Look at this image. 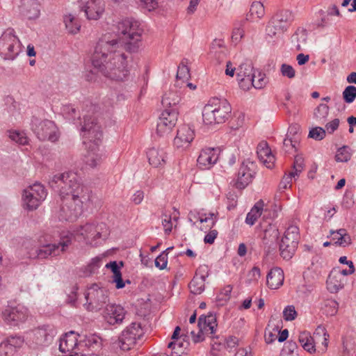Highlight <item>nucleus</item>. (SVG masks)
I'll use <instances>...</instances> for the list:
<instances>
[{"label": "nucleus", "instance_id": "f257e3e1", "mask_svg": "<svg viewBox=\"0 0 356 356\" xmlns=\"http://www.w3.org/2000/svg\"><path fill=\"white\" fill-rule=\"evenodd\" d=\"M118 36L104 35L97 42L91 58L92 65L104 76L124 81L129 73L127 56L123 52H137L141 45V31L136 22L123 19L118 24Z\"/></svg>", "mask_w": 356, "mask_h": 356}, {"label": "nucleus", "instance_id": "f03ea898", "mask_svg": "<svg viewBox=\"0 0 356 356\" xmlns=\"http://www.w3.org/2000/svg\"><path fill=\"white\" fill-rule=\"evenodd\" d=\"M49 184L63 201L59 214L61 220L74 221L82 213L84 206L88 207L93 204L91 191L81 183L74 172L54 175Z\"/></svg>", "mask_w": 356, "mask_h": 356}, {"label": "nucleus", "instance_id": "7ed1b4c3", "mask_svg": "<svg viewBox=\"0 0 356 356\" xmlns=\"http://www.w3.org/2000/svg\"><path fill=\"white\" fill-rule=\"evenodd\" d=\"M97 106L92 103H87L83 114V124H81V133L83 138V143L86 145L88 151L84 156L85 163L91 168L99 165L102 160V154L99 152V145L102 138L101 126L99 124L94 114Z\"/></svg>", "mask_w": 356, "mask_h": 356}, {"label": "nucleus", "instance_id": "20e7f679", "mask_svg": "<svg viewBox=\"0 0 356 356\" xmlns=\"http://www.w3.org/2000/svg\"><path fill=\"white\" fill-rule=\"evenodd\" d=\"M231 111V105L226 99L213 98L204 106L203 122L208 125L223 123L229 118Z\"/></svg>", "mask_w": 356, "mask_h": 356}, {"label": "nucleus", "instance_id": "39448f33", "mask_svg": "<svg viewBox=\"0 0 356 356\" xmlns=\"http://www.w3.org/2000/svg\"><path fill=\"white\" fill-rule=\"evenodd\" d=\"M86 307L90 312H98L106 307L109 301L108 292L97 284H92L85 293Z\"/></svg>", "mask_w": 356, "mask_h": 356}, {"label": "nucleus", "instance_id": "423d86ee", "mask_svg": "<svg viewBox=\"0 0 356 356\" xmlns=\"http://www.w3.org/2000/svg\"><path fill=\"white\" fill-rule=\"evenodd\" d=\"M144 334L143 329L140 323L132 322L122 332L118 341L115 343L118 348L122 350H131Z\"/></svg>", "mask_w": 356, "mask_h": 356}, {"label": "nucleus", "instance_id": "0eeeda50", "mask_svg": "<svg viewBox=\"0 0 356 356\" xmlns=\"http://www.w3.org/2000/svg\"><path fill=\"white\" fill-rule=\"evenodd\" d=\"M47 197V191L42 184L35 183L24 191L22 200L24 207L28 210L36 209Z\"/></svg>", "mask_w": 356, "mask_h": 356}, {"label": "nucleus", "instance_id": "6e6552de", "mask_svg": "<svg viewBox=\"0 0 356 356\" xmlns=\"http://www.w3.org/2000/svg\"><path fill=\"white\" fill-rule=\"evenodd\" d=\"M71 243V237L67 236L62 238L58 244L47 243L40 245L35 251L30 252V258L44 259L49 256H57L60 252H65Z\"/></svg>", "mask_w": 356, "mask_h": 356}, {"label": "nucleus", "instance_id": "1a4fd4ad", "mask_svg": "<svg viewBox=\"0 0 356 356\" xmlns=\"http://www.w3.org/2000/svg\"><path fill=\"white\" fill-rule=\"evenodd\" d=\"M20 51L18 38L13 30H7L0 37V54L7 60H13Z\"/></svg>", "mask_w": 356, "mask_h": 356}, {"label": "nucleus", "instance_id": "9d476101", "mask_svg": "<svg viewBox=\"0 0 356 356\" xmlns=\"http://www.w3.org/2000/svg\"><path fill=\"white\" fill-rule=\"evenodd\" d=\"M104 229H106L104 223H86L76 231V234L82 236L87 244L95 245L97 239L106 238L107 233L103 232Z\"/></svg>", "mask_w": 356, "mask_h": 356}, {"label": "nucleus", "instance_id": "9b49d317", "mask_svg": "<svg viewBox=\"0 0 356 356\" xmlns=\"http://www.w3.org/2000/svg\"><path fill=\"white\" fill-rule=\"evenodd\" d=\"M32 130L40 140L55 142L58 140L56 124L51 120L34 119L32 121Z\"/></svg>", "mask_w": 356, "mask_h": 356}, {"label": "nucleus", "instance_id": "f8f14e48", "mask_svg": "<svg viewBox=\"0 0 356 356\" xmlns=\"http://www.w3.org/2000/svg\"><path fill=\"white\" fill-rule=\"evenodd\" d=\"M321 335L323 337V342L322 343L323 347L321 348V350L325 352L328 344L329 334H327L325 328L323 326H318L314 334V337L307 332H300L298 341L306 351L313 353L316 351L314 338L320 337Z\"/></svg>", "mask_w": 356, "mask_h": 356}, {"label": "nucleus", "instance_id": "ddd939ff", "mask_svg": "<svg viewBox=\"0 0 356 356\" xmlns=\"http://www.w3.org/2000/svg\"><path fill=\"white\" fill-rule=\"evenodd\" d=\"M177 117L176 108L165 109L157 121L156 133L161 136L170 134L176 125Z\"/></svg>", "mask_w": 356, "mask_h": 356}, {"label": "nucleus", "instance_id": "4468645a", "mask_svg": "<svg viewBox=\"0 0 356 356\" xmlns=\"http://www.w3.org/2000/svg\"><path fill=\"white\" fill-rule=\"evenodd\" d=\"M79 7L88 19L97 20L104 12L103 0H79Z\"/></svg>", "mask_w": 356, "mask_h": 356}, {"label": "nucleus", "instance_id": "2eb2a0df", "mask_svg": "<svg viewBox=\"0 0 356 356\" xmlns=\"http://www.w3.org/2000/svg\"><path fill=\"white\" fill-rule=\"evenodd\" d=\"M2 316L7 324L15 326L26 319L28 311L26 308L21 305L7 307L2 312Z\"/></svg>", "mask_w": 356, "mask_h": 356}, {"label": "nucleus", "instance_id": "dca6fc26", "mask_svg": "<svg viewBox=\"0 0 356 356\" xmlns=\"http://www.w3.org/2000/svg\"><path fill=\"white\" fill-rule=\"evenodd\" d=\"M80 337L81 334L74 331L64 334L60 338L59 350L62 353H72V355H75V352H81Z\"/></svg>", "mask_w": 356, "mask_h": 356}, {"label": "nucleus", "instance_id": "f3484780", "mask_svg": "<svg viewBox=\"0 0 356 356\" xmlns=\"http://www.w3.org/2000/svg\"><path fill=\"white\" fill-rule=\"evenodd\" d=\"M194 137V131L188 125L183 124L177 130L174 138V146L178 150H185L190 147Z\"/></svg>", "mask_w": 356, "mask_h": 356}, {"label": "nucleus", "instance_id": "a211bd4d", "mask_svg": "<svg viewBox=\"0 0 356 356\" xmlns=\"http://www.w3.org/2000/svg\"><path fill=\"white\" fill-rule=\"evenodd\" d=\"M127 312L120 305L108 304L106 306L104 317L111 325H120L126 318Z\"/></svg>", "mask_w": 356, "mask_h": 356}, {"label": "nucleus", "instance_id": "6ab92c4d", "mask_svg": "<svg viewBox=\"0 0 356 356\" xmlns=\"http://www.w3.org/2000/svg\"><path fill=\"white\" fill-rule=\"evenodd\" d=\"M220 149L218 147H207L202 149L197 162L202 169H210L218 160Z\"/></svg>", "mask_w": 356, "mask_h": 356}, {"label": "nucleus", "instance_id": "aec40b11", "mask_svg": "<svg viewBox=\"0 0 356 356\" xmlns=\"http://www.w3.org/2000/svg\"><path fill=\"white\" fill-rule=\"evenodd\" d=\"M56 334L54 327L44 325L34 330L33 341L38 346H47L52 342Z\"/></svg>", "mask_w": 356, "mask_h": 356}, {"label": "nucleus", "instance_id": "412c9836", "mask_svg": "<svg viewBox=\"0 0 356 356\" xmlns=\"http://www.w3.org/2000/svg\"><path fill=\"white\" fill-rule=\"evenodd\" d=\"M254 74L251 64L242 63L238 66L236 71L237 81L242 89L245 90L250 88V81H254Z\"/></svg>", "mask_w": 356, "mask_h": 356}, {"label": "nucleus", "instance_id": "4be33fe9", "mask_svg": "<svg viewBox=\"0 0 356 356\" xmlns=\"http://www.w3.org/2000/svg\"><path fill=\"white\" fill-rule=\"evenodd\" d=\"M345 282V277L341 276L339 269L333 268L326 281L327 289L330 293H337L343 288Z\"/></svg>", "mask_w": 356, "mask_h": 356}, {"label": "nucleus", "instance_id": "5701e85b", "mask_svg": "<svg viewBox=\"0 0 356 356\" xmlns=\"http://www.w3.org/2000/svg\"><path fill=\"white\" fill-rule=\"evenodd\" d=\"M254 175V170L243 163L238 172L236 187L239 189L245 188L252 181Z\"/></svg>", "mask_w": 356, "mask_h": 356}, {"label": "nucleus", "instance_id": "b1692460", "mask_svg": "<svg viewBox=\"0 0 356 356\" xmlns=\"http://www.w3.org/2000/svg\"><path fill=\"white\" fill-rule=\"evenodd\" d=\"M257 154L260 161L268 168H272L274 166L275 158L266 141H261L258 144Z\"/></svg>", "mask_w": 356, "mask_h": 356}, {"label": "nucleus", "instance_id": "393cba45", "mask_svg": "<svg viewBox=\"0 0 356 356\" xmlns=\"http://www.w3.org/2000/svg\"><path fill=\"white\" fill-rule=\"evenodd\" d=\"M298 241L296 238L284 236L280 243V251L281 257L286 260H289L293 256Z\"/></svg>", "mask_w": 356, "mask_h": 356}, {"label": "nucleus", "instance_id": "a878e982", "mask_svg": "<svg viewBox=\"0 0 356 356\" xmlns=\"http://www.w3.org/2000/svg\"><path fill=\"white\" fill-rule=\"evenodd\" d=\"M147 155L149 163L154 168L163 167L166 163L167 153L163 148H150Z\"/></svg>", "mask_w": 356, "mask_h": 356}, {"label": "nucleus", "instance_id": "bb28decb", "mask_svg": "<svg viewBox=\"0 0 356 356\" xmlns=\"http://www.w3.org/2000/svg\"><path fill=\"white\" fill-rule=\"evenodd\" d=\"M79 346H81V352H84L83 348H88L93 350H100L102 347V339L96 334L81 335Z\"/></svg>", "mask_w": 356, "mask_h": 356}, {"label": "nucleus", "instance_id": "cd10ccee", "mask_svg": "<svg viewBox=\"0 0 356 356\" xmlns=\"http://www.w3.org/2000/svg\"><path fill=\"white\" fill-rule=\"evenodd\" d=\"M20 10L29 19L38 18L40 15V2L20 1Z\"/></svg>", "mask_w": 356, "mask_h": 356}, {"label": "nucleus", "instance_id": "c85d7f7f", "mask_svg": "<svg viewBox=\"0 0 356 356\" xmlns=\"http://www.w3.org/2000/svg\"><path fill=\"white\" fill-rule=\"evenodd\" d=\"M218 326L216 315L209 313L208 315H201L198 319V327L201 330L205 332H209V334L216 333Z\"/></svg>", "mask_w": 356, "mask_h": 356}, {"label": "nucleus", "instance_id": "c756f323", "mask_svg": "<svg viewBox=\"0 0 356 356\" xmlns=\"http://www.w3.org/2000/svg\"><path fill=\"white\" fill-rule=\"evenodd\" d=\"M284 272L280 268H273L267 275L266 284L271 289H277L283 284Z\"/></svg>", "mask_w": 356, "mask_h": 356}, {"label": "nucleus", "instance_id": "7c9ffc66", "mask_svg": "<svg viewBox=\"0 0 356 356\" xmlns=\"http://www.w3.org/2000/svg\"><path fill=\"white\" fill-rule=\"evenodd\" d=\"M265 32V38L269 42H274L280 39L285 33L283 31V27L277 25L275 23L273 24V21L271 19L267 23Z\"/></svg>", "mask_w": 356, "mask_h": 356}, {"label": "nucleus", "instance_id": "2f4dec72", "mask_svg": "<svg viewBox=\"0 0 356 356\" xmlns=\"http://www.w3.org/2000/svg\"><path fill=\"white\" fill-rule=\"evenodd\" d=\"M280 232L275 226L269 225V227L265 229L263 237V243L264 248H268L267 252H270V249H275V244L279 238Z\"/></svg>", "mask_w": 356, "mask_h": 356}, {"label": "nucleus", "instance_id": "473e14b6", "mask_svg": "<svg viewBox=\"0 0 356 356\" xmlns=\"http://www.w3.org/2000/svg\"><path fill=\"white\" fill-rule=\"evenodd\" d=\"M330 234L332 236V240L334 241V244L336 245L345 248L352 243L351 237L345 229H339L336 231L331 229Z\"/></svg>", "mask_w": 356, "mask_h": 356}, {"label": "nucleus", "instance_id": "72a5a7b5", "mask_svg": "<svg viewBox=\"0 0 356 356\" xmlns=\"http://www.w3.org/2000/svg\"><path fill=\"white\" fill-rule=\"evenodd\" d=\"M265 9L260 1L252 2L249 13L246 15V20L253 21L255 18L261 19L264 16Z\"/></svg>", "mask_w": 356, "mask_h": 356}, {"label": "nucleus", "instance_id": "f704fd0d", "mask_svg": "<svg viewBox=\"0 0 356 356\" xmlns=\"http://www.w3.org/2000/svg\"><path fill=\"white\" fill-rule=\"evenodd\" d=\"M271 18L275 19V22H280L289 29L294 20V15L289 10H280L275 13Z\"/></svg>", "mask_w": 356, "mask_h": 356}, {"label": "nucleus", "instance_id": "c9c22d12", "mask_svg": "<svg viewBox=\"0 0 356 356\" xmlns=\"http://www.w3.org/2000/svg\"><path fill=\"white\" fill-rule=\"evenodd\" d=\"M264 203L263 200L258 201L250 211L247 214L245 222L250 225H253L257 220L261 216Z\"/></svg>", "mask_w": 356, "mask_h": 356}, {"label": "nucleus", "instance_id": "e433bc0d", "mask_svg": "<svg viewBox=\"0 0 356 356\" xmlns=\"http://www.w3.org/2000/svg\"><path fill=\"white\" fill-rule=\"evenodd\" d=\"M208 277L207 275H202L197 277L196 275L189 283V289L193 294H200L204 290V282L206 277Z\"/></svg>", "mask_w": 356, "mask_h": 356}, {"label": "nucleus", "instance_id": "4c0bfd02", "mask_svg": "<svg viewBox=\"0 0 356 356\" xmlns=\"http://www.w3.org/2000/svg\"><path fill=\"white\" fill-rule=\"evenodd\" d=\"M329 110V106L325 104H321L314 109V118L318 124H324L326 123Z\"/></svg>", "mask_w": 356, "mask_h": 356}, {"label": "nucleus", "instance_id": "58836bf2", "mask_svg": "<svg viewBox=\"0 0 356 356\" xmlns=\"http://www.w3.org/2000/svg\"><path fill=\"white\" fill-rule=\"evenodd\" d=\"M181 100L180 95L177 92L169 91L166 92L162 98V104L166 107L165 109L174 108Z\"/></svg>", "mask_w": 356, "mask_h": 356}, {"label": "nucleus", "instance_id": "ea45409f", "mask_svg": "<svg viewBox=\"0 0 356 356\" xmlns=\"http://www.w3.org/2000/svg\"><path fill=\"white\" fill-rule=\"evenodd\" d=\"M64 22L66 29L70 33L75 34L79 31L81 25L73 15L65 16Z\"/></svg>", "mask_w": 356, "mask_h": 356}, {"label": "nucleus", "instance_id": "a19ab883", "mask_svg": "<svg viewBox=\"0 0 356 356\" xmlns=\"http://www.w3.org/2000/svg\"><path fill=\"white\" fill-rule=\"evenodd\" d=\"M307 33L305 29H297L295 33L292 36L293 41L297 42L296 49L297 50H301L302 46L307 42Z\"/></svg>", "mask_w": 356, "mask_h": 356}, {"label": "nucleus", "instance_id": "79ce46f5", "mask_svg": "<svg viewBox=\"0 0 356 356\" xmlns=\"http://www.w3.org/2000/svg\"><path fill=\"white\" fill-rule=\"evenodd\" d=\"M298 346L295 341H288L282 348L280 356H299Z\"/></svg>", "mask_w": 356, "mask_h": 356}, {"label": "nucleus", "instance_id": "37998d69", "mask_svg": "<svg viewBox=\"0 0 356 356\" xmlns=\"http://www.w3.org/2000/svg\"><path fill=\"white\" fill-rule=\"evenodd\" d=\"M350 149L348 146H343L338 149L335 155L337 162H347L351 158Z\"/></svg>", "mask_w": 356, "mask_h": 356}, {"label": "nucleus", "instance_id": "c03bdc74", "mask_svg": "<svg viewBox=\"0 0 356 356\" xmlns=\"http://www.w3.org/2000/svg\"><path fill=\"white\" fill-rule=\"evenodd\" d=\"M9 138L19 145H24L28 143V138L24 132L10 131Z\"/></svg>", "mask_w": 356, "mask_h": 356}, {"label": "nucleus", "instance_id": "a18cd8bd", "mask_svg": "<svg viewBox=\"0 0 356 356\" xmlns=\"http://www.w3.org/2000/svg\"><path fill=\"white\" fill-rule=\"evenodd\" d=\"M342 95L346 103H353L356 98V87L354 86H348L343 91Z\"/></svg>", "mask_w": 356, "mask_h": 356}, {"label": "nucleus", "instance_id": "49530a36", "mask_svg": "<svg viewBox=\"0 0 356 356\" xmlns=\"http://www.w3.org/2000/svg\"><path fill=\"white\" fill-rule=\"evenodd\" d=\"M300 143L297 141V138H291L286 136L283 141V149L286 153L291 152L292 150L296 151Z\"/></svg>", "mask_w": 356, "mask_h": 356}, {"label": "nucleus", "instance_id": "de8ad7c7", "mask_svg": "<svg viewBox=\"0 0 356 356\" xmlns=\"http://www.w3.org/2000/svg\"><path fill=\"white\" fill-rule=\"evenodd\" d=\"M184 343L179 341H171L168 343V348L172 350L169 356H181L184 353Z\"/></svg>", "mask_w": 356, "mask_h": 356}, {"label": "nucleus", "instance_id": "09e8293b", "mask_svg": "<svg viewBox=\"0 0 356 356\" xmlns=\"http://www.w3.org/2000/svg\"><path fill=\"white\" fill-rule=\"evenodd\" d=\"M5 340L8 343V344L12 348H13L15 352H16L17 349L20 348L24 343V338L21 336L17 335L10 336L7 337Z\"/></svg>", "mask_w": 356, "mask_h": 356}, {"label": "nucleus", "instance_id": "8fccbe9b", "mask_svg": "<svg viewBox=\"0 0 356 356\" xmlns=\"http://www.w3.org/2000/svg\"><path fill=\"white\" fill-rule=\"evenodd\" d=\"M303 167V159L301 156H296L293 166V171L290 172L291 175L293 176L294 178L296 177H298L300 173L302 171Z\"/></svg>", "mask_w": 356, "mask_h": 356}, {"label": "nucleus", "instance_id": "3c124183", "mask_svg": "<svg viewBox=\"0 0 356 356\" xmlns=\"http://www.w3.org/2000/svg\"><path fill=\"white\" fill-rule=\"evenodd\" d=\"M339 308L338 302L334 300H327L325 304V312L327 315L334 316L337 313Z\"/></svg>", "mask_w": 356, "mask_h": 356}, {"label": "nucleus", "instance_id": "603ef678", "mask_svg": "<svg viewBox=\"0 0 356 356\" xmlns=\"http://www.w3.org/2000/svg\"><path fill=\"white\" fill-rule=\"evenodd\" d=\"M22 248L26 251L27 257L30 258V252L37 249L36 242L32 238H24L22 243Z\"/></svg>", "mask_w": 356, "mask_h": 356}, {"label": "nucleus", "instance_id": "864d4df0", "mask_svg": "<svg viewBox=\"0 0 356 356\" xmlns=\"http://www.w3.org/2000/svg\"><path fill=\"white\" fill-rule=\"evenodd\" d=\"M325 136V130L320 127L312 128L309 133V137L316 140H321Z\"/></svg>", "mask_w": 356, "mask_h": 356}, {"label": "nucleus", "instance_id": "5fc2aeb1", "mask_svg": "<svg viewBox=\"0 0 356 356\" xmlns=\"http://www.w3.org/2000/svg\"><path fill=\"white\" fill-rule=\"evenodd\" d=\"M300 126L298 124H291L288 129L286 136L291 138H297V141H300Z\"/></svg>", "mask_w": 356, "mask_h": 356}, {"label": "nucleus", "instance_id": "6e6d98bb", "mask_svg": "<svg viewBox=\"0 0 356 356\" xmlns=\"http://www.w3.org/2000/svg\"><path fill=\"white\" fill-rule=\"evenodd\" d=\"M297 312L294 306L289 305L286 307L283 311L284 319L286 321H291L296 318Z\"/></svg>", "mask_w": 356, "mask_h": 356}, {"label": "nucleus", "instance_id": "4d7b16f0", "mask_svg": "<svg viewBox=\"0 0 356 356\" xmlns=\"http://www.w3.org/2000/svg\"><path fill=\"white\" fill-rule=\"evenodd\" d=\"M15 353L13 348L6 340L0 343V356H13Z\"/></svg>", "mask_w": 356, "mask_h": 356}, {"label": "nucleus", "instance_id": "13d9d810", "mask_svg": "<svg viewBox=\"0 0 356 356\" xmlns=\"http://www.w3.org/2000/svg\"><path fill=\"white\" fill-rule=\"evenodd\" d=\"M280 72L283 76L293 79L296 76V71L293 67L288 64L284 63L281 65Z\"/></svg>", "mask_w": 356, "mask_h": 356}, {"label": "nucleus", "instance_id": "bf43d9fd", "mask_svg": "<svg viewBox=\"0 0 356 356\" xmlns=\"http://www.w3.org/2000/svg\"><path fill=\"white\" fill-rule=\"evenodd\" d=\"M253 80L254 81H250V86H253L255 88H262L266 83L265 75L260 72L257 77L255 76V74H253Z\"/></svg>", "mask_w": 356, "mask_h": 356}, {"label": "nucleus", "instance_id": "052dcab7", "mask_svg": "<svg viewBox=\"0 0 356 356\" xmlns=\"http://www.w3.org/2000/svg\"><path fill=\"white\" fill-rule=\"evenodd\" d=\"M168 264V254L165 252L159 254L155 259V266L160 270H163Z\"/></svg>", "mask_w": 356, "mask_h": 356}, {"label": "nucleus", "instance_id": "680f3d73", "mask_svg": "<svg viewBox=\"0 0 356 356\" xmlns=\"http://www.w3.org/2000/svg\"><path fill=\"white\" fill-rule=\"evenodd\" d=\"M284 236H287L289 238H293L296 239V241H298L299 239V229L297 226L291 225L288 227L286 231L284 233Z\"/></svg>", "mask_w": 356, "mask_h": 356}, {"label": "nucleus", "instance_id": "e2e57ef3", "mask_svg": "<svg viewBox=\"0 0 356 356\" xmlns=\"http://www.w3.org/2000/svg\"><path fill=\"white\" fill-rule=\"evenodd\" d=\"M164 218H162V225L164 228V232L166 234H169L172 229V224L171 222V216L166 214L163 215Z\"/></svg>", "mask_w": 356, "mask_h": 356}, {"label": "nucleus", "instance_id": "0e129e2a", "mask_svg": "<svg viewBox=\"0 0 356 356\" xmlns=\"http://www.w3.org/2000/svg\"><path fill=\"white\" fill-rule=\"evenodd\" d=\"M177 79H187L189 76V69L186 65H181L178 67L177 72Z\"/></svg>", "mask_w": 356, "mask_h": 356}, {"label": "nucleus", "instance_id": "69168bd1", "mask_svg": "<svg viewBox=\"0 0 356 356\" xmlns=\"http://www.w3.org/2000/svg\"><path fill=\"white\" fill-rule=\"evenodd\" d=\"M142 6L148 11L154 10L158 6L157 0H140Z\"/></svg>", "mask_w": 356, "mask_h": 356}, {"label": "nucleus", "instance_id": "338daca9", "mask_svg": "<svg viewBox=\"0 0 356 356\" xmlns=\"http://www.w3.org/2000/svg\"><path fill=\"white\" fill-rule=\"evenodd\" d=\"M339 125V120L338 118L334 119L330 122L326 123L325 128L329 134H332L337 129Z\"/></svg>", "mask_w": 356, "mask_h": 356}, {"label": "nucleus", "instance_id": "774afa93", "mask_svg": "<svg viewBox=\"0 0 356 356\" xmlns=\"http://www.w3.org/2000/svg\"><path fill=\"white\" fill-rule=\"evenodd\" d=\"M218 236V231L216 229H211L204 236V241L205 243L212 244Z\"/></svg>", "mask_w": 356, "mask_h": 356}]
</instances>
